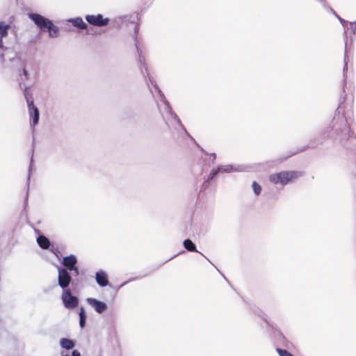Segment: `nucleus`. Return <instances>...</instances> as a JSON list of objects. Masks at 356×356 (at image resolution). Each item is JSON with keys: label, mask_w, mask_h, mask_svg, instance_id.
<instances>
[{"label": "nucleus", "mask_w": 356, "mask_h": 356, "mask_svg": "<svg viewBox=\"0 0 356 356\" xmlns=\"http://www.w3.org/2000/svg\"><path fill=\"white\" fill-rule=\"evenodd\" d=\"M197 147L198 148L200 149V150L204 154V155H209V152H207L204 149H203L200 145H198L197 143V142L195 141V143H194Z\"/></svg>", "instance_id": "35"}, {"label": "nucleus", "mask_w": 356, "mask_h": 356, "mask_svg": "<svg viewBox=\"0 0 356 356\" xmlns=\"http://www.w3.org/2000/svg\"><path fill=\"white\" fill-rule=\"evenodd\" d=\"M87 318L88 317H79V326L81 329L86 327Z\"/></svg>", "instance_id": "27"}, {"label": "nucleus", "mask_w": 356, "mask_h": 356, "mask_svg": "<svg viewBox=\"0 0 356 356\" xmlns=\"http://www.w3.org/2000/svg\"><path fill=\"white\" fill-rule=\"evenodd\" d=\"M10 25L3 21L0 22V38H4L8 36Z\"/></svg>", "instance_id": "20"}, {"label": "nucleus", "mask_w": 356, "mask_h": 356, "mask_svg": "<svg viewBox=\"0 0 356 356\" xmlns=\"http://www.w3.org/2000/svg\"><path fill=\"white\" fill-rule=\"evenodd\" d=\"M19 85L20 88L22 90L23 95L26 99V103L28 104L29 102L33 101L32 93L30 92V89L31 88V85L26 86L24 83H22L21 81L19 82Z\"/></svg>", "instance_id": "18"}, {"label": "nucleus", "mask_w": 356, "mask_h": 356, "mask_svg": "<svg viewBox=\"0 0 356 356\" xmlns=\"http://www.w3.org/2000/svg\"><path fill=\"white\" fill-rule=\"evenodd\" d=\"M70 356H81L80 352L76 349H73Z\"/></svg>", "instance_id": "33"}, {"label": "nucleus", "mask_w": 356, "mask_h": 356, "mask_svg": "<svg viewBox=\"0 0 356 356\" xmlns=\"http://www.w3.org/2000/svg\"><path fill=\"white\" fill-rule=\"evenodd\" d=\"M86 302L91 306L97 314H103L108 309V305L95 298H87Z\"/></svg>", "instance_id": "11"}, {"label": "nucleus", "mask_w": 356, "mask_h": 356, "mask_svg": "<svg viewBox=\"0 0 356 356\" xmlns=\"http://www.w3.org/2000/svg\"><path fill=\"white\" fill-rule=\"evenodd\" d=\"M211 181L205 179L204 181L202 184L200 186V192L205 191L207 188H209L210 185Z\"/></svg>", "instance_id": "26"}, {"label": "nucleus", "mask_w": 356, "mask_h": 356, "mask_svg": "<svg viewBox=\"0 0 356 356\" xmlns=\"http://www.w3.org/2000/svg\"><path fill=\"white\" fill-rule=\"evenodd\" d=\"M220 173H230L232 172H240L242 171V167L241 165H235L232 164L227 165H218Z\"/></svg>", "instance_id": "13"}, {"label": "nucleus", "mask_w": 356, "mask_h": 356, "mask_svg": "<svg viewBox=\"0 0 356 356\" xmlns=\"http://www.w3.org/2000/svg\"><path fill=\"white\" fill-rule=\"evenodd\" d=\"M10 54L11 56H8L7 58L4 54H1L0 57L1 62L5 63L8 59L13 63V67H17L18 68L20 76L19 82L21 81L23 83L29 79L30 74L28 70L26 69L24 62L19 57L17 56L16 53L10 51Z\"/></svg>", "instance_id": "6"}, {"label": "nucleus", "mask_w": 356, "mask_h": 356, "mask_svg": "<svg viewBox=\"0 0 356 356\" xmlns=\"http://www.w3.org/2000/svg\"><path fill=\"white\" fill-rule=\"evenodd\" d=\"M343 84H345V83H343ZM343 92H345L344 85H343Z\"/></svg>", "instance_id": "41"}, {"label": "nucleus", "mask_w": 356, "mask_h": 356, "mask_svg": "<svg viewBox=\"0 0 356 356\" xmlns=\"http://www.w3.org/2000/svg\"><path fill=\"white\" fill-rule=\"evenodd\" d=\"M51 252L54 253V254L60 259V257L61 256L60 251L59 250L58 247L54 246V245H51L50 248L48 249Z\"/></svg>", "instance_id": "24"}, {"label": "nucleus", "mask_w": 356, "mask_h": 356, "mask_svg": "<svg viewBox=\"0 0 356 356\" xmlns=\"http://www.w3.org/2000/svg\"><path fill=\"white\" fill-rule=\"evenodd\" d=\"M95 279L97 284L101 288L109 286L111 289H115L114 286L109 282L108 273L104 270H97L95 273Z\"/></svg>", "instance_id": "10"}, {"label": "nucleus", "mask_w": 356, "mask_h": 356, "mask_svg": "<svg viewBox=\"0 0 356 356\" xmlns=\"http://www.w3.org/2000/svg\"><path fill=\"white\" fill-rule=\"evenodd\" d=\"M27 15L41 32L47 31L50 38H56L59 36V28L51 19L36 13H28Z\"/></svg>", "instance_id": "3"}, {"label": "nucleus", "mask_w": 356, "mask_h": 356, "mask_svg": "<svg viewBox=\"0 0 356 356\" xmlns=\"http://www.w3.org/2000/svg\"><path fill=\"white\" fill-rule=\"evenodd\" d=\"M63 356H70L69 354L63 355Z\"/></svg>", "instance_id": "44"}, {"label": "nucleus", "mask_w": 356, "mask_h": 356, "mask_svg": "<svg viewBox=\"0 0 356 356\" xmlns=\"http://www.w3.org/2000/svg\"><path fill=\"white\" fill-rule=\"evenodd\" d=\"M32 162V160L31 161V163ZM31 163L29 165V171L31 170Z\"/></svg>", "instance_id": "42"}, {"label": "nucleus", "mask_w": 356, "mask_h": 356, "mask_svg": "<svg viewBox=\"0 0 356 356\" xmlns=\"http://www.w3.org/2000/svg\"><path fill=\"white\" fill-rule=\"evenodd\" d=\"M37 243L39 247L43 250H48L51 245L49 239L43 234L38 235Z\"/></svg>", "instance_id": "17"}, {"label": "nucleus", "mask_w": 356, "mask_h": 356, "mask_svg": "<svg viewBox=\"0 0 356 356\" xmlns=\"http://www.w3.org/2000/svg\"><path fill=\"white\" fill-rule=\"evenodd\" d=\"M335 17L339 21L342 26H345L348 24L349 22L341 18L339 15H336Z\"/></svg>", "instance_id": "29"}, {"label": "nucleus", "mask_w": 356, "mask_h": 356, "mask_svg": "<svg viewBox=\"0 0 356 356\" xmlns=\"http://www.w3.org/2000/svg\"><path fill=\"white\" fill-rule=\"evenodd\" d=\"M209 155L211 157V164L212 165L214 164L215 161L216 159V154L214 153V152L210 153V154L209 153Z\"/></svg>", "instance_id": "32"}, {"label": "nucleus", "mask_w": 356, "mask_h": 356, "mask_svg": "<svg viewBox=\"0 0 356 356\" xmlns=\"http://www.w3.org/2000/svg\"><path fill=\"white\" fill-rule=\"evenodd\" d=\"M219 173H220V170H218V166H217L216 168H213V169L210 171V172H209V175H208V177H207V180H209V181H213L214 179H216V177L218 176V175Z\"/></svg>", "instance_id": "21"}, {"label": "nucleus", "mask_w": 356, "mask_h": 356, "mask_svg": "<svg viewBox=\"0 0 356 356\" xmlns=\"http://www.w3.org/2000/svg\"><path fill=\"white\" fill-rule=\"evenodd\" d=\"M85 19L88 24L97 27L106 26L111 22L110 18L104 17L102 14L86 15Z\"/></svg>", "instance_id": "9"}, {"label": "nucleus", "mask_w": 356, "mask_h": 356, "mask_svg": "<svg viewBox=\"0 0 356 356\" xmlns=\"http://www.w3.org/2000/svg\"><path fill=\"white\" fill-rule=\"evenodd\" d=\"M77 257L74 254H70L67 256L63 257L60 260L62 266H56L58 270V281L74 282L72 276H70L68 274V270H70V267L73 266L74 264H77Z\"/></svg>", "instance_id": "5"}, {"label": "nucleus", "mask_w": 356, "mask_h": 356, "mask_svg": "<svg viewBox=\"0 0 356 356\" xmlns=\"http://www.w3.org/2000/svg\"><path fill=\"white\" fill-rule=\"evenodd\" d=\"M197 147L198 148L200 149V150L204 154V155H209V152H207L204 149H203L200 145H198L197 143V142L195 141V143H194Z\"/></svg>", "instance_id": "34"}, {"label": "nucleus", "mask_w": 356, "mask_h": 356, "mask_svg": "<svg viewBox=\"0 0 356 356\" xmlns=\"http://www.w3.org/2000/svg\"><path fill=\"white\" fill-rule=\"evenodd\" d=\"M350 25V29L352 30V35L350 36L351 38L355 35V31H356V21L355 22H349L348 23Z\"/></svg>", "instance_id": "30"}, {"label": "nucleus", "mask_w": 356, "mask_h": 356, "mask_svg": "<svg viewBox=\"0 0 356 356\" xmlns=\"http://www.w3.org/2000/svg\"><path fill=\"white\" fill-rule=\"evenodd\" d=\"M276 352L277 353L279 356H294L287 350L281 348H276Z\"/></svg>", "instance_id": "23"}, {"label": "nucleus", "mask_w": 356, "mask_h": 356, "mask_svg": "<svg viewBox=\"0 0 356 356\" xmlns=\"http://www.w3.org/2000/svg\"><path fill=\"white\" fill-rule=\"evenodd\" d=\"M29 180H30V175H29V177H28V183L29 182Z\"/></svg>", "instance_id": "43"}, {"label": "nucleus", "mask_w": 356, "mask_h": 356, "mask_svg": "<svg viewBox=\"0 0 356 356\" xmlns=\"http://www.w3.org/2000/svg\"><path fill=\"white\" fill-rule=\"evenodd\" d=\"M137 19V15H124V16H120L118 17H115L113 19L114 24L119 28L122 26H127V27H131L134 29V34H133V39L135 42V47L136 49V51L138 53V60L140 63V71L143 74L145 79L146 80V76L145 74V72L147 74V76L148 77V79L152 84V86L156 90V91L159 93L160 101L162 102L164 104V109L165 111L169 114L176 122L181 127L182 131L184 133L191 139V141L193 143H195V140L194 138L188 133L186 127L183 125L181 123V121L179 116L173 111L169 102L165 98L163 92L161 90V88L159 87L156 81L152 79L150 76H149L148 74V69L145 63L142 61L141 58V51L140 50L138 45V34L139 31V25L138 23L136 22V20Z\"/></svg>", "instance_id": "1"}, {"label": "nucleus", "mask_w": 356, "mask_h": 356, "mask_svg": "<svg viewBox=\"0 0 356 356\" xmlns=\"http://www.w3.org/2000/svg\"><path fill=\"white\" fill-rule=\"evenodd\" d=\"M300 175V172L294 170H284L272 174L269 176V181L274 184L285 186Z\"/></svg>", "instance_id": "8"}, {"label": "nucleus", "mask_w": 356, "mask_h": 356, "mask_svg": "<svg viewBox=\"0 0 356 356\" xmlns=\"http://www.w3.org/2000/svg\"><path fill=\"white\" fill-rule=\"evenodd\" d=\"M252 188L253 190L254 193L255 195H259L261 192V185L257 182L256 181H254L252 184Z\"/></svg>", "instance_id": "22"}, {"label": "nucleus", "mask_w": 356, "mask_h": 356, "mask_svg": "<svg viewBox=\"0 0 356 356\" xmlns=\"http://www.w3.org/2000/svg\"><path fill=\"white\" fill-rule=\"evenodd\" d=\"M183 245L184 247V248L188 251V252H197L199 254H200L201 255H202L209 262H210L212 265H213L211 261L205 256L204 255L202 252H200V251H198L196 248V245L190 239V238H186L185 239L184 241H183Z\"/></svg>", "instance_id": "14"}, {"label": "nucleus", "mask_w": 356, "mask_h": 356, "mask_svg": "<svg viewBox=\"0 0 356 356\" xmlns=\"http://www.w3.org/2000/svg\"><path fill=\"white\" fill-rule=\"evenodd\" d=\"M250 309L253 314L260 317L266 323L267 326L273 331L275 336L279 341L283 343H288L285 336L278 328L277 324L270 321L267 314L256 305L251 306Z\"/></svg>", "instance_id": "7"}, {"label": "nucleus", "mask_w": 356, "mask_h": 356, "mask_svg": "<svg viewBox=\"0 0 356 356\" xmlns=\"http://www.w3.org/2000/svg\"><path fill=\"white\" fill-rule=\"evenodd\" d=\"M346 95H344L346 96ZM345 100V97L341 95L339 104L337 109V114L333 118L332 126L323 133V137L332 138L334 140L339 142L343 146L349 148L350 145L348 144L350 142L351 144L356 143V134L354 132L353 122L350 117H346L344 114L340 115L343 110V104Z\"/></svg>", "instance_id": "2"}, {"label": "nucleus", "mask_w": 356, "mask_h": 356, "mask_svg": "<svg viewBox=\"0 0 356 356\" xmlns=\"http://www.w3.org/2000/svg\"><path fill=\"white\" fill-rule=\"evenodd\" d=\"M183 252H184V251H181V252H179V253H178V254H175V255H174V256H172V257H170V258H169L168 259H167V260L164 262V264H165V263H166V262H168V261H170L171 259H172L175 258L177 256H178L179 254H181V253H183Z\"/></svg>", "instance_id": "38"}, {"label": "nucleus", "mask_w": 356, "mask_h": 356, "mask_svg": "<svg viewBox=\"0 0 356 356\" xmlns=\"http://www.w3.org/2000/svg\"><path fill=\"white\" fill-rule=\"evenodd\" d=\"M347 29L344 30L343 32V38H345V50H344V65L343 68V77L345 78V72L348 70V63H347V49H348V41H347Z\"/></svg>", "instance_id": "19"}, {"label": "nucleus", "mask_w": 356, "mask_h": 356, "mask_svg": "<svg viewBox=\"0 0 356 356\" xmlns=\"http://www.w3.org/2000/svg\"><path fill=\"white\" fill-rule=\"evenodd\" d=\"M67 22L71 23L74 27L80 30H86L88 29V24L83 21L82 17H76L67 19Z\"/></svg>", "instance_id": "15"}, {"label": "nucleus", "mask_w": 356, "mask_h": 356, "mask_svg": "<svg viewBox=\"0 0 356 356\" xmlns=\"http://www.w3.org/2000/svg\"><path fill=\"white\" fill-rule=\"evenodd\" d=\"M72 272H74L76 276L79 274V269L76 264H74L73 265V266L70 267V270H68V274L70 275V276H72Z\"/></svg>", "instance_id": "25"}, {"label": "nucleus", "mask_w": 356, "mask_h": 356, "mask_svg": "<svg viewBox=\"0 0 356 356\" xmlns=\"http://www.w3.org/2000/svg\"><path fill=\"white\" fill-rule=\"evenodd\" d=\"M3 38H0V49H6V50H8V48H6L4 44H3Z\"/></svg>", "instance_id": "36"}, {"label": "nucleus", "mask_w": 356, "mask_h": 356, "mask_svg": "<svg viewBox=\"0 0 356 356\" xmlns=\"http://www.w3.org/2000/svg\"><path fill=\"white\" fill-rule=\"evenodd\" d=\"M321 5L322 6L327 10L328 9V8H330V6L328 5V3H327V1L325 0H318V1Z\"/></svg>", "instance_id": "31"}, {"label": "nucleus", "mask_w": 356, "mask_h": 356, "mask_svg": "<svg viewBox=\"0 0 356 356\" xmlns=\"http://www.w3.org/2000/svg\"><path fill=\"white\" fill-rule=\"evenodd\" d=\"M75 285L74 282H60L58 285L62 289L61 300L63 306L68 309H74L78 307L79 299L78 296L72 294L70 286Z\"/></svg>", "instance_id": "4"}, {"label": "nucleus", "mask_w": 356, "mask_h": 356, "mask_svg": "<svg viewBox=\"0 0 356 356\" xmlns=\"http://www.w3.org/2000/svg\"><path fill=\"white\" fill-rule=\"evenodd\" d=\"M131 280H134V279H130V280H129L127 281L124 282L119 287H121V286H123L126 285L128 282H131Z\"/></svg>", "instance_id": "39"}, {"label": "nucleus", "mask_w": 356, "mask_h": 356, "mask_svg": "<svg viewBox=\"0 0 356 356\" xmlns=\"http://www.w3.org/2000/svg\"><path fill=\"white\" fill-rule=\"evenodd\" d=\"M79 317H88L86 309L83 306L79 308Z\"/></svg>", "instance_id": "28"}, {"label": "nucleus", "mask_w": 356, "mask_h": 356, "mask_svg": "<svg viewBox=\"0 0 356 356\" xmlns=\"http://www.w3.org/2000/svg\"><path fill=\"white\" fill-rule=\"evenodd\" d=\"M327 11L332 13L334 16H336V15H338L332 7L328 8Z\"/></svg>", "instance_id": "37"}, {"label": "nucleus", "mask_w": 356, "mask_h": 356, "mask_svg": "<svg viewBox=\"0 0 356 356\" xmlns=\"http://www.w3.org/2000/svg\"><path fill=\"white\" fill-rule=\"evenodd\" d=\"M28 109H29V113L30 116V124L32 127H34L35 125H37L39 122L40 119V113L39 110L34 105V102L31 101L28 102L27 104Z\"/></svg>", "instance_id": "12"}, {"label": "nucleus", "mask_w": 356, "mask_h": 356, "mask_svg": "<svg viewBox=\"0 0 356 356\" xmlns=\"http://www.w3.org/2000/svg\"><path fill=\"white\" fill-rule=\"evenodd\" d=\"M59 345L63 349L70 350H73L76 346V343L73 339L63 337L60 339Z\"/></svg>", "instance_id": "16"}, {"label": "nucleus", "mask_w": 356, "mask_h": 356, "mask_svg": "<svg viewBox=\"0 0 356 356\" xmlns=\"http://www.w3.org/2000/svg\"><path fill=\"white\" fill-rule=\"evenodd\" d=\"M307 147H308V146L303 147L299 152H303V151L306 150Z\"/></svg>", "instance_id": "40"}]
</instances>
